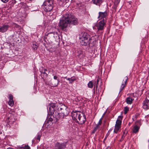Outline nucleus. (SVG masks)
Returning <instances> with one entry per match:
<instances>
[{"instance_id": "obj_1", "label": "nucleus", "mask_w": 149, "mask_h": 149, "mask_svg": "<svg viewBox=\"0 0 149 149\" xmlns=\"http://www.w3.org/2000/svg\"><path fill=\"white\" fill-rule=\"evenodd\" d=\"M78 22L77 18L68 12L61 18L59 26L61 29L64 30L68 24L75 25L78 24Z\"/></svg>"}, {"instance_id": "obj_2", "label": "nucleus", "mask_w": 149, "mask_h": 149, "mask_svg": "<svg viewBox=\"0 0 149 149\" xmlns=\"http://www.w3.org/2000/svg\"><path fill=\"white\" fill-rule=\"evenodd\" d=\"M47 110L50 113V114L54 117L56 120H58L59 118H62L68 116L69 114V112L65 108L59 113L58 106L53 103L49 104L47 106Z\"/></svg>"}, {"instance_id": "obj_3", "label": "nucleus", "mask_w": 149, "mask_h": 149, "mask_svg": "<svg viewBox=\"0 0 149 149\" xmlns=\"http://www.w3.org/2000/svg\"><path fill=\"white\" fill-rule=\"evenodd\" d=\"M79 38L81 39V45L86 46L88 44L91 46L92 40L88 33L85 32H82L79 34Z\"/></svg>"}, {"instance_id": "obj_4", "label": "nucleus", "mask_w": 149, "mask_h": 149, "mask_svg": "<svg viewBox=\"0 0 149 149\" xmlns=\"http://www.w3.org/2000/svg\"><path fill=\"white\" fill-rule=\"evenodd\" d=\"M43 6L44 11L48 12L50 11L53 8L52 0H46L43 3Z\"/></svg>"}, {"instance_id": "obj_5", "label": "nucleus", "mask_w": 149, "mask_h": 149, "mask_svg": "<svg viewBox=\"0 0 149 149\" xmlns=\"http://www.w3.org/2000/svg\"><path fill=\"white\" fill-rule=\"evenodd\" d=\"M105 19L101 20L97 23L96 25V27L97 29V32L99 33H102L103 32L104 27L106 23Z\"/></svg>"}, {"instance_id": "obj_6", "label": "nucleus", "mask_w": 149, "mask_h": 149, "mask_svg": "<svg viewBox=\"0 0 149 149\" xmlns=\"http://www.w3.org/2000/svg\"><path fill=\"white\" fill-rule=\"evenodd\" d=\"M82 113V112L78 111H72L71 113V116L73 120L76 123H77Z\"/></svg>"}, {"instance_id": "obj_7", "label": "nucleus", "mask_w": 149, "mask_h": 149, "mask_svg": "<svg viewBox=\"0 0 149 149\" xmlns=\"http://www.w3.org/2000/svg\"><path fill=\"white\" fill-rule=\"evenodd\" d=\"M14 113L15 112L13 111L11 113H9L8 114V116L6 120V121L8 123H9L10 124H12L16 120L17 118L14 115Z\"/></svg>"}, {"instance_id": "obj_8", "label": "nucleus", "mask_w": 149, "mask_h": 149, "mask_svg": "<svg viewBox=\"0 0 149 149\" xmlns=\"http://www.w3.org/2000/svg\"><path fill=\"white\" fill-rule=\"evenodd\" d=\"M99 15L98 17L99 19H102V20L105 19V22H106V17L107 15V13L106 11L104 12H99Z\"/></svg>"}, {"instance_id": "obj_9", "label": "nucleus", "mask_w": 149, "mask_h": 149, "mask_svg": "<svg viewBox=\"0 0 149 149\" xmlns=\"http://www.w3.org/2000/svg\"><path fill=\"white\" fill-rule=\"evenodd\" d=\"M136 123H138V125L139 124V126L136 125L134 126L133 129H132L133 132L134 133H136L139 131L140 129V126L141 125L140 120H138L136 122Z\"/></svg>"}, {"instance_id": "obj_10", "label": "nucleus", "mask_w": 149, "mask_h": 149, "mask_svg": "<svg viewBox=\"0 0 149 149\" xmlns=\"http://www.w3.org/2000/svg\"><path fill=\"white\" fill-rule=\"evenodd\" d=\"M86 120V116L85 114L82 113L81 114V116L77 123L80 124H83L85 123Z\"/></svg>"}, {"instance_id": "obj_11", "label": "nucleus", "mask_w": 149, "mask_h": 149, "mask_svg": "<svg viewBox=\"0 0 149 149\" xmlns=\"http://www.w3.org/2000/svg\"><path fill=\"white\" fill-rule=\"evenodd\" d=\"M9 26L7 24H3L2 26H0V32L3 33L7 31L9 28Z\"/></svg>"}, {"instance_id": "obj_12", "label": "nucleus", "mask_w": 149, "mask_h": 149, "mask_svg": "<svg viewBox=\"0 0 149 149\" xmlns=\"http://www.w3.org/2000/svg\"><path fill=\"white\" fill-rule=\"evenodd\" d=\"M47 37H48L49 38H57V37H59L58 34L57 33V32H50L47 34Z\"/></svg>"}, {"instance_id": "obj_13", "label": "nucleus", "mask_w": 149, "mask_h": 149, "mask_svg": "<svg viewBox=\"0 0 149 149\" xmlns=\"http://www.w3.org/2000/svg\"><path fill=\"white\" fill-rule=\"evenodd\" d=\"M127 79L128 78L127 76H126L125 77H124L123 80V83L120 86V92H121L125 87Z\"/></svg>"}, {"instance_id": "obj_14", "label": "nucleus", "mask_w": 149, "mask_h": 149, "mask_svg": "<svg viewBox=\"0 0 149 149\" xmlns=\"http://www.w3.org/2000/svg\"><path fill=\"white\" fill-rule=\"evenodd\" d=\"M149 100H148L147 98H145V100L143 101V108L145 109H148L149 107L148 102Z\"/></svg>"}, {"instance_id": "obj_15", "label": "nucleus", "mask_w": 149, "mask_h": 149, "mask_svg": "<svg viewBox=\"0 0 149 149\" xmlns=\"http://www.w3.org/2000/svg\"><path fill=\"white\" fill-rule=\"evenodd\" d=\"M47 70L46 69L42 68L41 70H40V72H41L42 77L43 78H46L47 76V74L46 72V71H47Z\"/></svg>"}, {"instance_id": "obj_16", "label": "nucleus", "mask_w": 149, "mask_h": 149, "mask_svg": "<svg viewBox=\"0 0 149 149\" xmlns=\"http://www.w3.org/2000/svg\"><path fill=\"white\" fill-rule=\"evenodd\" d=\"M123 118V116H118V118L116 122L115 125L120 127Z\"/></svg>"}, {"instance_id": "obj_17", "label": "nucleus", "mask_w": 149, "mask_h": 149, "mask_svg": "<svg viewBox=\"0 0 149 149\" xmlns=\"http://www.w3.org/2000/svg\"><path fill=\"white\" fill-rule=\"evenodd\" d=\"M59 82V80H58V81L54 80H52L50 83V84L53 87H56L57 86Z\"/></svg>"}, {"instance_id": "obj_18", "label": "nucleus", "mask_w": 149, "mask_h": 149, "mask_svg": "<svg viewBox=\"0 0 149 149\" xmlns=\"http://www.w3.org/2000/svg\"><path fill=\"white\" fill-rule=\"evenodd\" d=\"M104 0H92L93 3L96 5L100 6V4L103 2Z\"/></svg>"}, {"instance_id": "obj_19", "label": "nucleus", "mask_w": 149, "mask_h": 149, "mask_svg": "<svg viewBox=\"0 0 149 149\" xmlns=\"http://www.w3.org/2000/svg\"><path fill=\"white\" fill-rule=\"evenodd\" d=\"M134 100V99L133 98H132L130 97H128L126 98L125 100V101L127 104H131L132 103V101Z\"/></svg>"}, {"instance_id": "obj_20", "label": "nucleus", "mask_w": 149, "mask_h": 149, "mask_svg": "<svg viewBox=\"0 0 149 149\" xmlns=\"http://www.w3.org/2000/svg\"><path fill=\"white\" fill-rule=\"evenodd\" d=\"M32 46L33 49L34 50H37L38 48V46L36 43H33L32 44Z\"/></svg>"}, {"instance_id": "obj_21", "label": "nucleus", "mask_w": 149, "mask_h": 149, "mask_svg": "<svg viewBox=\"0 0 149 149\" xmlns=\"http://www.w3.org/2000/svg\"><path fill=\"white\" fill-rule=\"evenodd\" d=\"M55 146L56 147H57L58 149H61L63 148L62 145L58 143H56Z\"/></svg>"}, {"instance_id": "obj_22", "label": "nucleus", "mask_w": 149, "mask_h": 149, "mask_svg": "<svg viewBox=\"0 0 149 149\" xmlns=\"http://www.w3.org/2000/svg\"><path fill=\"white\" fill-rule=\"evenodd\" d=\"M120 127L115 125V128L114 130V132L117 133L119 131Z\"/></svg>"}, {"instance_id": "obj_23", "label": "nucleus", "mask_w": 149, "mask_h": 149, "mask_svg": "<svg viewBox=\"0 0 149 149\" xmlns=\"http://www.w3.org/2000/svg\"><path fill=\"white\" fill-rule=\"evenodd\" d=\"M76 80V79L74 77H72L70 78V82H69V83L70 84H72Z\"/></svg>"}, {"instance_id": "obj_24", "label": "nucleus", "mask_w": 149, "mask_h": 149, "mask_svg": "<svg viewBox=\"0 0 149 149\" xmlns=\"http://www.w3.org/2000/svg\"><path fill=\"white\" fill-rule=\"evenodd\" d=\"M124 114H126L129 111V108L127 107H125L124 108Z\"/></svg>"}, {"instance_id": "obj_25", "label": "nucleus", "mask_w": 149, "mask_h": 149, "mask_svg": "<svg viewBox=\"0 0 149 149\" xmlns=\"http://www.w3.org/2000/svg\"><path fill=\"white\" fill-rule=\"evenodd\" d=\"M99 126H98V125H96L95 127L94 128L93 130L92 131V133L93 134L95 133L96 131L98 129V128H99Z\"/></svg>"}, {"instance_id": "obj_26", "label": "nucleus", "mask_w": 149, "mask_h": 149, "mask_svg": "<svg viewBox=\"0 0 149 149\" xmlns=\"http://www.w3.org/2000/svg\"><path fill=\"white\" fill-rule=\"evenodd\" d=\"M14 102L13 100H9L8 102V104L10 106L12 107L14 105Z\"/></svg>"}, {"instance_id": "obj_27", "label": "nucleus", "mask_w": 149, "mask_h": 149, "mask_svg": "<svg viewBox=\"0 0 149 149\" xmlns=\"http://www.w3.org/2000/svg\"><path fill=\"white\" fill-rule=\"evenodd\" d=\"M88 86L89 88H92L93 87V84L91 81H90L88 83Z\"/></svg>"}, {"instance_id": "obj_28", "label": "nucleus", "mask_w": 149, "mask_h": 149, "mask_svg": "<svg viewBox=\"0 0 149 149\" xmlns=\"http://www.w3.org/2000/svg\"><path fill=\"white\" fill-rule=\"evenodd\" d=\"M11 25L13 27H15L17 28H18L19 27L18 25L14 23H12L11 24Z\"/></svg>"}, {"instance_id": "obj_29", "label": "nucleus", "mask_w": 149, "mask_h": 149, "mask_svg": "<svg viewBox=\"0 0 149 149\" xmlns=\"http://www.w3.org/2000/svg\"><path fill=\"white\" fill-rule=\"evenodd\" d=\"M37 139L38 140H39V141H40V137H41V133H40V132L38 133L37 134Z\"/></svg>"}, {"instance_id": "obj_30", "label": "nucleus", "mask_w": 149, "mask_h": 149, "mask_svg": "<svg viewBox=\"0 0 149 149\" xmlns=\"http://www.w3.org/2000/svg\"><path fill=\"white\" fill-rule=\"evenodd\" d=\"M9 100H13V97L12 95L11 94H10L9 95Z\"/></svg>"}, {"instance_id": "obj_31", "label": "nucleus", "mask_w": 149, "mask_h": 149, "mask_svg": "<svg viewBox=\"0 0 149 149\" xmlns=\"http://www.w3.org/2000/svg\"><path fill=\"white\" fill-rule=\"evenodd\" d=\"M102 118H101L99 120L98 123L96 125H98V126H99V125H101L102 123Z\"/></svg>"}, {"instance_id": "obj_32", "label": "nucleus", "mask_w": 149, "mask_h": 149, "mask_svg": "<svg viewBox=\"0 0 149 149\" xmlns=\"http://www.w3.org/2000/svg\"><path fill=\"white\" fill-rule=\"evenodd\" d=\"M24 149H30V147L28 145H25L24 146H23Z\"/></svg>"}, {"instance_id": "obj_33", "label": "nucleus", "mask_w": 149, "mask_h": 149, "mask_svg": "<svg viewBox=\"0 0 149 149\" xmlns=\"http://www.w3.org/2000/svg\"><path fill=\"white\" fill-rule=\"evenodd\" d=\"M100 79L99 78H98L97 79V81H96L97 85H96V88L97 89V88L98 84V83L99 82V81H100Z\"/></svg>"}, {"instance_id": "obj_34", "label": "nucleus", "mask_w": 149, "mask_h": 149, "mask_svg": "<svg viewBox=\"0 0 149 149\" xmlns=\"http://www.w3.org/2000/svg\"><path fill=\"white\" fill-rule=\"evenodd\" d=\"M120 0H115V4L117 5L120 2Z\"/></svg>"}, {"instance_id": "obj_35", "label": "nucleus", "mask_w": 149, "mask_h": 149, "mask_svg": "<svg viewBox=\"0 0 149 149\" xmlns=\"http://www.w3.org/2000/svg\"><path fill=\"white\" fill-rule=\"evenodd\" d=\"M54 80H56L57 81H58V80H59V79H58V77L56 75L54 76Z\"/></svg>"}, {"instance_id": "obj_36", "label": "nucleus", "mask_w": 149, "mask_h": 149, "mask_svg": "<svg viewBox=\"0 0 149 149\" xmlns=\"http://www.w3.org/2000/svg\"><path fill=\"white\" fill-rule=\"evenodd\" d=\"M110 133V130H109L105 136L104 139H107V138L108 136L109 135Z\"/></svg>"}, {"instance_id": "obj_37", "label": "nucleus", "mask_w": 149, "mask_h": 149, "mask_svg": "<svg viewBox=\"0 0 149 149\" xmlns=\"http://www.w3.org/2000/svg\"><path fill=\"white\" fill-rule=\"evenodd\" d=\"M137 115H135L134 116V117L133 118H132V119L133 120H136L137 118Z\"/></svg>"}, {"instance_id": "obj_38", "label": "nucleus", "mask_w": 149, "mask_h": 149, "mask_svg": "<svg viewBox=\"0 0 149 149\" xmlns=\"http://www.w3.org/2000/svg\"><path fill=\"white\" fill-rule=\"evenodd\" d=\"M1 1L3 3H7L8 1V0H1Z\"/></svg>"}, {"instance_id": "obj_39", "label": "nucleus", "mask_w": 149, "mask_h": 149, "mask_svg": "<svg viewBox=\"0 0 149 149\" xmlns=\"http://www.w3.org/2000/svg\"><path fill=\"white\" fill-rule=\"evenodd\" d=\"M17 149H24L23 147H21L20 146H19L18 147Z\"/></svg>"}, {"instance_id": "obj_40", "label": "nucleus", "mask_w": 149, "mask_h": 149, "mask_svg": "<svg viewBox=\"0 0 149 149\" xmlns=\"http://www.w3.org/2000/svg\"><path fill=\"white\" fill-rule=\"evenodd\" d=\"M96 93H97L98 94H99L100 93V91L99 89H97H97L96 88Z\"/></svg>"}, {"instance_id": "obj_41", "label": "nucleus", "mask_w": 149, "mask_h": 149, "mask_svg": "<svg viewBox=\"0 0 149 149\" xmlns=\"http://www.w3.org/2000/svg\"><path fill=\"white\" fill-rule=\"evenodd\" d=\"M125 136V134L124 133V134L122 136L121 138H122V140H123V139L124 138Z\"/></svg>"}, {"instance_id": "obj_42", "label": "nucleus", "mask_w": 149, "mask_h": 149, "mask_svg": "<svg viewBox=\"0 0 149 149\" xmlns=\"http://www.w3.org/2000/svg\"><path fill=\"white\" fill-rule=\"evenodd\" d=\"M66 79L68 80L69 81V82H70V78H67L66 77Z\"/></svg>"}, {"instance_id": "obj_43", "label": "nucleus", "mask_w": 149, "mask_h": 149, "mask_svg": "<svg viewBox=\"0 0 149 149\" xmlns=\"http://www.w3.org/2000/svg\"><path fill=\"white\" fill-rule=\"evenodd\" d=\"M6 149H15L13 148H11L9 147V148H7Z\"/></svg>"}, {"instance_id": "obj_44", "label": "nucleus", "mask_w": 149, "mask_h": 149, "mask_svg": "<svg viewBox=\"0 0 149 149\" xmlns=\"http://www.w3.org/2000/svg\"><path fill=\"white\" fill-rule=\"evenodd\" d=\"M63 109H64V108H63L61 107L60 108V110L61 111H62L63 110Z\"/></svg>"}, {"instance_id": "obj_45", "label": "nucleus", "mask_w": 149, "mask_h": 149, "mask_svg": "<svg viewBox=\"0 0 149 149\" xmlns=\"http://www.w3.org/2000/svg\"><path fill=\"white\" fill-rule=\"evenodd\" d=\"M122 140H122V139H121L120 141H121Z\"/></svg>"}]
</instances>
